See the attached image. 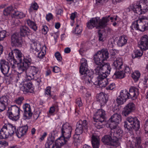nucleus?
Returning a JSON list of instances; mask_svg holds the SVG:
<instances>
[{"instance_id":"obj_16","label":"nucleus","mask_w":148,"mask_h":148,"mask_svg":"<svg viewBox=\"0 0 148 148\" xmlns=\"http://www.w3.org/2000/svg\"><path fill=\"white\" fill-rule=\"evenodd\" d=\"M24 113L23 118L24 119H29L32 116V112L30 105L28 103H25L23 106Z\"/></svg>"},{"instance_id":"obj_23","label":"nucleus","mask_w":148,"mask_h":148,"mask_svg":"<svg viewBox=\"0 0 148 148\" xmlns=\"http://www.w3.org/2000/svg\"><path fill=\"white\" fill-rule=\"evenodd\" d=\"M96 99L97 101L100 103L101 105H104L108 101L107 95L103 92L100 93L97 95Z\"/></svg>"},{"instance_id":"obj_20","label":"nucleus","mask_w":148,"mask_h":148,"mask_svg":"<svg viewBox=\"0 0 148 148\" xmlns=\"http://www.w3.org/2000/svg\"><path fill=\"white\" fill-rule=\"evenodd\" d=\"M139 47L143 50H146L148 49V36L144 35L140 39Z\"/></svg>"},{"instance_id":"obj_63","label":"nucleus","mask_w":148,"mask_h":148,"mask_svg":"<svg viewBox=\"0 0 148 148\" xmlns=\"http://www.w3.org/2000/svg\"><path fill=\"white\" fill-rule=\"evenodd\" d=\"M55 110V108L54 106H52L50 108L49 112L50 114L53 113Z\"/></svg>"},{"instance_id":"obj_62","label":"nucleus","mask_w":148,"mask_h":148,"mask_svg":"<svg viewBox=\"0 0 148 148\" xmlns=\"http://www.w3.org/2000/svg\"><path fill=\"white\" fill-rule=\"evenodd\" d=\"M141 142L140 138V137H138L136 138L135 139V144L137 145H139Z\"/></svg>"},{"instance_id":"obj_42","label":"nucleus","mask_w":148,"mask_h":148,"mask_svg":"<svg viewBox=\"0 0 148 148\" xmlns=\"http://www.w3.org/2000/svg\"><path fill=\"white\" fill-rule=\"evenodd\" d=\"M102 122L98 120H94L93 123L96 128L100 129L102 127Z\"/></svg>"},{"instance_id":"obj_54","label":"nucleus","mask_w":148,"mask_h":148,"mask_svg":"<svg viewBox=\"0 0 148 148\" xmlns=\"http://www.w3.org/2000/svg\"><path fill=\"white\" fill-rule=\"evenodd\" d=\"M115 87V84L114 83H112L110 84L107 87H106V88L107 90H112Z\"/></svg>"},{"instance_id":"obj_24","label":"nucleus","mask_w":148,"mask_h":148,"mask_svg":"<svg viewBox=\"0 0 148 148\" xmlns=\"http://www.w3.org/2000/svg\"><path fill=\"white\" fill-rule=\"evenodd\" d=\"M141 7L139 2H137L133 5L132 9L134 13L140 15L143 14Z\"/></svg>"},{"instance_id":"obj_30","label":"nucleus","mask_w":148,"mask_h":148,"mask_svg":"<svg viewBox=\"0 0 148 148\" xmlns=\"http://www.w3.org/2000/svg\"><path fill=\"white\" fill-rule=\"evenodd\" d=\"M127 42V39L126 37L124 36H121L117 41V45L119 47H122L125 45Z\"/></svg>"},{"instance_id":"obj_55","label":"nucleus","mask_w":148,"mask_h":148,"mask_svg":"<svg viewBox=\"0 0 148 148\" xmlns=\"http://www.w3.org/2000/svg\"><path fill=\"white\" fill-rule=\"evenodd\" d=\"M77 14V13L76 12H75L73 13H72L71 14L70 18L73 21H74L76 17Z\"/></svg>"},{"instance_id":"obj_28","label":"nucleus","mask_w":148,"mask_h":148,"mask_svg":"<svg viewBox=\"0 0 148 148\" xmlns=\"http://www.w3.org/2000/svg\"><path fill=\"white\" fill-rule=\"evenodd\" d=\"M130 98L136 97L138 94V89L134 87H131L130 89L129 92H128Z\"/></svg>"},{"instance_id":"obj_61","label":"nucleus","mask_w":148,"mask_h":148,"mask_svg":"<svg viewBox=\"0 0 148 148\" xmlns=\"http://www.w3.org/2000/svg\"><path fill=\"white\" fill-rule=\"evenodd\" d=\"M124 71L125 73H130L131 72V70L130 67L127 66H125Z\"/></svg>"},{"instance_id":"obj_12","label":"nucleus","mask_w":148,"mask_h":148,"mask_svg":"<svg viewBox=\"0 0 148 148\" xmlns=\"http://www.w3.org/2000/svg\"><path fill=\"white\" fill-rule=\"evenodd\" d=\"M111 122L109 124V126L111 129H114L117 126L121 121V115L118 114H114L109 119Z\"/></svg>"},{"instance_id":"obj_18","label":"nucleus","mask_w":148,"mask_h":148,"mask_svg":"<svg viewBox=\"0 0 148 148\" xmlns=\"http://www.w3.org/2000/svg\"><path fill=\"white\" fill-rule=\"evenodd\" d=\"M11 43L14 46L18 47L22 46V40L19 35L17 33L13 34L11 38Z\"/></svg>"},{"instance_id":"obj_31","label":"nucleus","mask_w":148,"mask_h":148,"mask_svg":"<svg viewBox=\"0 0 148 148\" xmlns=\"http://www.w3.org/2000/svg\"><path fill=\"white\" fill-rule=\"evenodd\" d=\"M113 66L116 69H120L121 68L123 65L122 60L121 58H117L114 61L113 63Z\"/></svg>"},{"instance_id":"obj_56","label":"nucleus","mask_w":148,"mask_h":148,"mask_svg":"<svg viewBox=\"0 0 148 148\" xmlns=\"http://www.w3.org/2000/svg\"><path fill=\"white\" fill-rule=\"evenodd\" d=\"M7 107L0 101V112H2Z\"/></svg>"},{"instance_id":"obj_59","label":"nucleus","mask_w":148,"mask_h":148,"mask_svg":"<svg viewBox=\"0 0 148 148\" xmlns=\"http://www.w3.org/2000/svg\"><path fill=\"white\" fill-rule=\"evenodd\" d=\"M53 71L54 73H58L60 71V69L59 67L55 66L53 68Z\"/></svg>"},{"instance_id":"obj_11","label":"nucleus","mask_w":148,"mask_h":148,"mask_svg":"<svg viewBox=\"0 0 148 148\" xmlns=\"http://www.w3.org/2000/svg\"><path fill=\"white\" fill-rule=\"evenodd\" d=\"M72 130V127L69 123L64 124L61 128L62 136L60 137H63L65 139L69 138L71 136Z\"/></svg>"},{"instance_id":"obj_58","label":"nucleus","mask_w":148,"mask_h":148,"mask_svg":"<svg viewBox=\"0 0 148 148\" xmlns=\"http://www.w3.org/2000/svg\"><path fill=\"white\" fill-rule=\"evenodd\" d=\"M8 145V143L6 141H0V147H2L3 146H6Z\"/></svg>"},{"instance_id":"obj_22","label":"nucleus","mask_w":148,"mask_h":148,"mask_svg":"<svg viewBox=\"0 0 148 148\" xmlns=\"http://www.w3.org/2000/svg\"><path fill=\"white\" fill-rule=\"evenodd\" d=\"M28 129V127L27 125H25L22 127H20L19 129H18L14 132L17 137L19 138H20L23 136L26 133Z\"/></svg>"},{"instance_id":"obj_27","label":"nucleus","mask_w":148,"mask_h":148,"mask_svg":"<svg viewBox=\"0 0 148 148\" xmlns=\"http://www.w3.org/2000/svg\"><path fill=\"white\" fill-rule=\"evenodd\" d=\"M67 140L63 137H60L55 142V148H61V147L66 143Z\"/></svg>"},{"instance_id":"obj_4","label":"nucleus","mask_w":148,"mask_h":148,"mask_svg":"<svg viewBox=\"0 0 148 148\" xmlns=\"http://www.w3.org/2000/svg\"><path fill=\"white\" fill-rule=\"evenodd\" d=\"M110 16L103 17L100 19L99 17L91 18L87 23L88 28L92 29L95 27L96 29H102L104 28L107 25V23L109 21Z\"/></svg>"},{"instance_id":"obj_46","label":"nucleus","mask_w":148,"mask_h":148,"mask_svg":"<svg viewBox=\"0 0 148 148\" xmlns=\"http://www.w3.org/2000/svg\"><path fill=\"white\" fill-rule=\"evenodd\" d=\"M38 8V6L36 2H34V3L32 4L31 5L29 10L30 12L32 11V8L33 10H37Z\"/></svg>"},{"instance_id":"obj_33","label":"nucleus","mask_w":148,"mask_h":148,"mask_svg":"<svg viewBox=\"0 0 148 148\" xmlns=\"http://www.w3.org/2000/svg\"><path fill=\"white\" fill-rule=\"evenodd\" d=\"M27 25L34 30L36 31L37 29V27L35 23L29 19L27 20Z\"/></svg>"},{"instance_id":"obj_52","label":"nucleus","mask_w":148,"mask_h":148,"mask_svg":"<svg viewBox=\"0 0 148 148\" xmlns=\"http://www.w3.org/2000/svg\"><path fill=\"white\" fill-rule=\"evenodd\" d=\"M75 103L77 106H78L79 107L83 105L81 98H80L76 99Z\"/></svg>"},{"instance_id":"obj_40","label":"nucleus","mask_w":148,"mask_h":148,"mask_svg":"<svg viewBox=\"0 0 148 148\" xmlns=\"http://www.w3.org/2000/svg\"><path fill=\"white\" fill-rule=\"evenodd\" d=\"M13 14L14 16L19 18H22L25 16V14L23 12L18 11H14V13H13Z\"/></svg>"},{"instance_id":"obj_35","label":"nucleus","mask_w":148,"mask_h":148,"mask_svg":"<svg viewBox=\"0 0 148 148\" xmlns=\"http://www.w3.org/2000/svg\"><path fill=\"white\" fill-rule=\"evenodd\" d=\"M8 101H9V100L8 99L7 96L4 95L0 97V101L5 105V106L7 107L8 106Z\"/></svg>"},{"instance_id":"obj_64","label":"nucleus","mask_w":148,"mask_h":148,"mask_svg":"<svg viewBox=\"0 0 148 148\" xmlns=\"http://www.w3.org/2000/svg\"><path fill=\"white\" fill-rule=\"evenodd\" d=\"M145 129V131L148 132V120L146 121L144 125Z\"/></svg>"},{"instance_id":"obj_48","label":"nucleus","mask_w":148,"mask_h":148,"mask_svg":"<svg viewBox=\"0 0 148 148\" xmlns=\"http://www.w3.org/2000/svg\"><path fill=\"white\" fill-rule=\"evenodd\" d=\"M24 99L23 97H20L15 100L14 102L18 105H20L21 104L22 101Z\"/></svg>"},{"instance_id":"obj_57","label":"nucleus","mask_w":148,"mask_h":148,"mask_svg":"<svg viewBox=\"0 0 148 148\" xmlns=\"http://www.w3.org/2000/svg\"><path fill=\"white\" fill-rule=\"evenodd\" d=\"M53 15L51 13H49L46 15V19L48 21L52 19H53Z\"/></svg>"},{"instance_id":"obj_50","label":"nucleus","mask_w":148,"mask_h":148,"mask_svg":"<svg viewBox=\"0 0 148 148\" xmlns=\"http://www.w3.org/2000/svg\"><path fill=\"white\" fill-rule=\"evenodd\" d=\"M51 88L50 87H48L46 88L45 89V95L49 96L50 97H51Z\"/></svg>"},{"instance_id":"obj_10","label":"nucleus","mask_w":148,"mask_h":148,"mask_svg":"<svg viewBox=\"0 0 148 148\" xmlns=\"http://www.w3.org/2000/svg\"><path fill=\"white\" fill-rule=\"evenodd\" d=\"M40 73L38 68L35 66H31L26 71V78L29 80L33 79H36L38 78V75Z\"/></svg>"},{"instance_id":"obj_53","label":"nucleus","mask_w":148,"mask_h":148,"mask_svg":"<svg viewBox=\"0 0 148 148\" xmlns=\"http://www.w3.org/2000/svg\"><path fill=\"white\" fill-rule=\"evenodd\" d=\"M55 56L59 61H60L62 59L60 53L59 52H57L55 54Z\"/></svg>"},{"instance_id":"obj_8","label":"nucleus","mask_w":148,"mask_h":148,"mask_svg":"<svg viewBox=\"0 0 148 148\" xmlns=\"http://www.w3.org/2000/svg\"><path fill=\"white\" fill-rule=\"evenodd\" d=\"M131 27L133 29L134 28L141 32L148 29V19L140 18L132 23Z\"/></svg>"},{"instance_id":"obj_9","label":"nucleus","mask_w":148,"mask_h":148,"mask_svg":"<svg viewBox=\"0 0 148 148\" xmlns=\"http://www.w3.org/2000/svg\"><path fill=\"white\" fill-rule=\"evenodd\" d=\"M8 117L12 120L16 121L19 118L20 108L16 105L11 106L8 110Z\"/></svg>"},{"instance_id":"obj_2","label":"nucleus","mask_w":148,"mask_h":148,"mask_svg":"<svg viewBox=\"0 0 148 148\" xmlns=\"http://www.w3.org/2000/svg\"><path fill=\"white\" fill-rule=\"evenodd\" d=\"M80 63L79 72L82 75V79L85 84L88 85L92 84V82L91 79L93 77L92 73L88 69L87 60L85 58H82Z\"/></svg>"},{"instance_id":"obj_60","label":"nucleus","mask_w":148,"mask_h":148,"mask_svg":"<svg viewBox=\"0 0 148 148\" xmlns=\"http://www.w3.org/2000/svg\"><path fill=\"white\" fill-rule=\"evenodd\" d=\"M98 37L99 40L101 41H103V37L102 34L99 31L98 32Z\"/></svg>"},{"instance_id":"obj_47","label":"nucleus","mask_w":148,"mask_h":148,"mask_svg":"<svg viewBox=\"0 0 148 148\" xmlns=\"http://www.w3.org/2000/svg\"><path fill=\"white\" fill-rule=\"evenodd\" d=\"M82 31V29L81 27H79V25H77L74 31V33L76 34H80Z\"/></svg>"},{"instance_id":"obj_17","label":"nucleus","mask_w":148,"mask_h":148,"mask_svg":"<svg viewBox=\"0 0 148 148\" xmlns=\"http://www.w3.org/2000/svg\"><path fill=\"white\" fill-rule=\"evenodd\" d=\"M0 66L1 72L5 76L8 73L10 69L9 63L4 59H1L0 61Z\"/></svg>"},{"instance_id":"obj_13","label":"nucleus","mask_w":148,"mask_h":148,"mask_svg":"<svg viewBox=\"0 0 148 148\" xmlns=\"http://www.w3.org/2000/svg\"><path fill=\"white\" fill-rule=\"evenodd\" d=\"M76 127L75 133L77 135H80L83 133V130H87V122L86 120L79 121L77 122Z\"/></svg>"},{"instance_id":"obj_38","label":"nucleus","mask_w":148,"mask_h":148,"mask_svg":"<svg viewBox=\"0 0 148 148\" xmlns=\"http://www.w3.org/2000/svg\"><path fill=\"white\" fill-rule=\"evenodd\" d=\"M141 8L142 10L143 13L144 14L148 11V2H144L142 3L141 4Z\"/></svg>"},{"instance_id":"obj_5","label":"nucleus","mask_w":148,"mask_h":148,"mask_svg":"<svg viewBox=\"0 0 148 148\" xmlns=\"http://www.w3.org/2000/svg\"><path fill=\"white\" fill-rule=\"evenodd\" d=\"M101 141L104 145L112 147H117L120 144L118 138L115 135L112 129L108 134L103 137Z\"/></svg>"},{"instance_id":"obj_19","label":"nucleus","mask_w":148,"mask_h":148,"mask_svg":"<svg viewBox=\"0 0 148 148\" xmlns=\"http://www.w3.org/2000/svg\"><path fill=\"white\" fill-rule=\"evenodd\" d=\"M105 111L102 109H99L95 113L93 117L94 119L104 122L105 120Z\"/></svg>"},{"instance_id":"obj_37","label":"nucleus","mask_w":148,"mask_h":148,"mask_svg":"<svg viewBox=\"0 0 148 148\" xmlns=\"http://www.w3.org/2000/svg\"><path fill=\"white\" fill-rule=\"evenodd\" d=\"M14 11L13 10L12 7V6H9L5 9L3 11V13L4 15L8 16L11 13H13V12Z\"/></svg>"},{"instance_id":"obj_1","label":"nucleus","mask_w":148,"mask_h":148,"mask_svg":"<svg viewBox=\"0 0 148 148\" xmlns=\"http://www.w3.org/2000/svg\"><path fill=\"white\" fill-rule=\"evenodd\" d=\"M108 52L107 49H102L96 53L94 56V62L95 64V71L98 76L102 77L104 74L108 75L111 69L108 63L103 62L109 58Z\"/></svg>"},{"instance_id":"obj_51","label":"nucleus","mask_w":148,"mask_h":148,"mask_svg":"<svg viewBox=\"0 0 148 148\" xmlns=\"http://www.w3.org/2000/svg\"><path fill=\"white\" fill-rule=\"evenodd\" d=\"M48 30L49 29L48 27L46 25H44L43 26V28L42 30V32L43 34L45 35L47 33Z\"/></svg>"},{"instance_id":"obj_44","label":"nucleus","mask_w":148,"mask_h":148,"mask_svg":"<svg viewBox=\"0 0 148 148\" xmlns=\"http://www.w3.org/2000/svg\"><path fill=\"white\" fill-rule=\"evenodd\" d=\"M126 100L123 99L121 97L119 96L117 97L116 101L118 105H121L123 104L125 102Z\"/></svg>"},{"instance_id":"obj_29","label":"nucleus","mask_w":148,"mask_h":148,"mask_svg":"<svg viewBox=\"0 0 148 148\" xmlns=\"http://www.w3.org/2000/svg\"><path fill=\"white\" fill-rule=\"evenodd\" d=\"M21 35L24 36L26 35H28L30 33V30L29 28L25 25H23L20 27Z\"/></svg>"},{"instance_id":"obj_6","label":"nucleus","mask_w":148,"mask_h":148,"mask_svg":"<svg viewBox=\"0 0 148 148\" xmlns=\"http://www.w3.org/2000/svg\"><path fill=\"white\" fill-rule=\"evenodd\" d=\"M16 130V127L10 123L5 124L0 131V138L5 139L11 136Z\"/></svg>"},{"instance_id":"obj_14","label":"nucleus","mask_w":148,"mask_h":148,"mask_svg":"<svg viewBox=\"0 0 148 148\" xmlns=\"http://www.w3.org/2000/svg\"><path fill=\"white\" fill-rule=\"evenodd\" d=\"M41 46L40 45L39 43H37L35 41H33L32 43L31 44V49L34 50L35 51L37 52L40 51L38 55V57L40 59L42 58L45 54V52L41 50Z\"/></svg>"},{"instance_id":"obj_41","label":"nucleus","mask_w":148,"mask_h":148,"mask_svg":"<svg viewBox=\"0 0 148 148\" xmlns=\"http://www.w3.org/2000/svg\"><path fill=\"white\" fill-rule=\"evenodd\" d=\"M13 54L14 53L12 50L11 53H10L9 54L7 60L10 62H12L14 63L15 64L16 62V60L14 58Z\"/></svg>"},{"instance_id":"obj_39","label":"nucleus","mask_w":148,"mask_h":148,"mask_svg":"<svg viewBox=\"0 0 148 148\" xmlns=\"http://www.w3.org/2000/svg\"><path fill=\"white\" fill-rule=\"evenodd\" d=\"M53 141L50 139L48 140L45 144L46 148H55V146L53 144Z\"/></svg>"},{"instance_id":"obj_21","label":"nucleus","mask_w":148,"mask_h":148,"mask_svg":"<svg viewBox=\"0 0 148 148\" xmlns=\"http://www.w3.org/2000/svg\"><path fill=\"white\" fill-rule=\"evenodd\" d=\"M108 75L104 74L102 77L97 76V84L98 85L101 87H105L108 84V81L106 79Z\"/></svg>"},{"instance_id":"obj_15","label":"nucleus","mask_w":148,"mask_h":148,"mask_svg":"<svg viewBox=\"0 0 148 148\" xmlns=\"http://www.w3.org/2000/svg\"><path fill=\"white\" fill-rule=\"evenodd\" d=\"M135 104L132 102H130L127 104L124 108L122 112L123 116H126L135 110Z\"/></svg>"},{"instance_id":"obj_49","label":"nucleus","mask_w":148,"mask_h":148,"mask_svg":"<svg viewBox=\"0 0 148 148\" xmlns=\"http://www.w3.org/2000/svg\"><path fill=\"white\" fill-rule=\"evenodd\" d=\"M6 32L5 30L0 31V41L3 40L4 38L6 36Z\"/></svg>"},{"instance_id":"obj_7","label":"nucleus","mask_w":148,"mask_h":148,"mask_svg":"<svg viewBox=\"0 0 148 148\" xmlns=\"http://www.w3.org/2000/svg\"><path fill=\"white\" fill-rule=\"evenodd\" d=\"M124 127L127 130H131L133 129L138 130L140 128V122L137 117L129 116L124 121Z\"/></svg>"},{"instance_id":"obj_26","label":"nucleus","mask_w":148,"mask_h":148,"mask_svg":"<svg viewBox=\"0 0 148 148\" xmlns=\"http://www.w3.org/2000/svg\"><path fill=\"white\" fill-rule=\"evenodd\" d=\"M91 142L93 148H99L100 145V140L98 136L93 134L91 138Z\"/></svg>"},{"instance_id":"obj_32","label":"nucleus","mask_w":148,"mask_h":148,"mask_svg":"<svg viewBox=\"0 0 148 148\" xmlns=\"http://www.w3.org/2000/svg\"><path fill=\"white\" fill-rule=\"evenodd\" d=\"M125 74L123 72L121 71H116L112 76L114 79L117 78L122 79L125 77Z\"/></svg>"},{"instance_id":"obj_45","label":"nucleus","mask_w":148,"mask_h":148,"mask_svg":"<svg viewBox=\"0 0 148 148\" xmlns=\"http://www.w3.org/2000/svg\"><path fill=\"white\" fill-rule=\"evenodd\" d=\"M112 131L114 133L115 135L116 134L115 132L118 136H121L123 133V131L121 130L119 128H115L114 129H112Z\"/></svg>"},{"instance_id":"obj_25","label":"nucleus","mask_w":148,"mask_h":148,"mask_svg":"<svg viewBox=\"0 0 148 148\" xmlns=\"http://www.w3.org/2000/svg\"><path fill=\"white\" fill-rule=\"evenodd\" d=\"M23 91L25 94L28 92L32 93L33 91V88L32 82H29L23 85Z\"/></svg>"},{"instance_id":"obj_36","label":"nucleus","mask_w":148,"mask_h":148,"mask_svg":"<svg viewBox=\"0 0 148 148\" xmlns=\"http://www.w3.org/2000/svg\"><path fill=\"white\" fill-rule=\"evenodd\" d=\"M140 74L138 71H135L132 74V77L134 80L136 82L137 81L140 77Z\"/></svg>"},{"instance_id":"obj_34","label":"nucleus","mask_w":148,"mask_h":148,"mask_svg":"<svg viewBox=\"0 0 148 148\" xmlns=\"http://www.w3.org/2000/svg\"><path fill=\"white\" fill-rule=\"evenodd\" d=\"M119 96L125 100L127 99H130L128 92L126 89L121 90Z\"/></svg>"},{"instance_id":"obj_43","label":"nucleus","mask_w":148,"mask_h":148,"mask_svg":"<svg viewBox=\"0 0 148 148\" xmlns=\"http://www.w3.org/2000/svg\"><path fill=\"white\" fill-rule=\"evenodd\" d=\"M135 56L134 58H139L143 54V51L142 49H136L134 51Z\"/></svg>"},{"instance_id":"obj_3","label":"nucleus","mask_w":148,"mask_h":148,"mask_svg":"<svg viewBox=\"0 0 148 148\" xmlns=\"http://www.w3.org/2000/svg\"><path fill=\"white\" fill-rule=\"evenodd\" d=\"M13 53L14 54L17 60H18L20 64H18V68L19 71H26L31 64L32 59L31 58L27 57L23 58L22 62V58L23 55L20 50L18 49H15L12 50Z\"/></svg>"}]
</instances>
